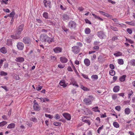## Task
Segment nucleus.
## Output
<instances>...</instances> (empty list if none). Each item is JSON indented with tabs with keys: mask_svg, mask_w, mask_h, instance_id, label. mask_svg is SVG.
<instances>
[{
	"mask_svg": "<svg viewBox=\"0 0 135 135\" xmlns=\"http://www.w3.org/2000/svg\"><path fill=\"white\" fill-rule=\"evenodd\" d=\"M84 63L85 65L89 66L90 64V60L88 59H85L84 60Z\"/></svg>",
	"mask_w": 135,
	"mask_h": 135,
	"instance_id": "obj_16",
	"label": "nucleus"
},
{
	"mask_svg": "<svg viewBox=\"0 0 135 135\" xmlns=\"http://www.w3.org/2000/svg\"><path fill=\"white\" fill-rule=\"evenodd\" d=\"M23 41L25 44H28L30 42L31 40L28 37H25L23 39Z\"/></svg>",
	"mask_w": 135,
	"mask_h": 135,
	"instance_id": "obj_13",
	"label": "nucleus"
},
{
	"mask_svg": "<svg viewBox=\"0 0 135 135\" xmlns=\"http://www.w3.org/2000/svg\"><path fill=\"white\" fill-rule=\"evenodd\" d=\"M122 53L120 51H117L114 54V56L116 57L121 56L122 55Z\"/></svg>",
	"mask_w": 135,
	"mask_h": 135,
	"instance_id": "obj_24",
	"label": "nucleus"
},
{
	"mask_svg": "<svg viewBox=\"0 0 135 135\" xmlns=\"http://www.w3.org/2000/svg\"><path fill=\"white\" fill-rule=\"evenodd\" d=\"M120 87L119 86H116L114 87L113 88V91L114 92L116 93L119 90Z\"/></svg>",
	"mask_w": 135,
	"mask_h": 135,
	"instance_id": "obj_20",
	"label": "nucleus"
},
{
	"mask_svg": "<svg viewBox=\"0 0 135 135\" xmlns=\"http://www.w3.org/2000/svg\"><path fill=\"white\" fill-rule=\"evenodd\" d=\"M44 102H48L49 100L47 98H44Z\"/></svg>",
	"mask_w": 135,
	"mask_h": 135,
	"instance_id": "obj_63",
	"label": "nucleus"
},
{
	"mask_svg": "<svg viewBox=\"0 0 135 135\" xmlns=\"http://www.w3.org/2000/svg\"><path fill=\"white\" fill-rule=\"evenodd\" d=\"M43 3L44 4L45 6L46 7H48L49 8L51 7V2L49 0H44L43 1Z\"/></svg>",
	"mask_w": 135,
	"mask_h": 135,
	"instance_id": "obj_5",
	"label": "nucleus"
},
{
	"mask_svg": "<svg viewBox=\"0 0 135 135\" xmlns=\"http://www.w3.org/2000/svg\"><path fill=\"white\" fill-rule=\"evenodd\" d=\"M126 23L131 26H135V21H132L130 22H126Z\"/></svg>",
	"mask_w": 135,
	"mask_h": 135,
	"instance_id": "obj_26",
	"label": "nucleus"
},
{
	"mask_svg": "<svg viewBox=\"0 0 135 135\" xmlns=\"http://www.w3.org/2000/svg\"><path fill=\"white\" fill-rule=\"evenodd\" d=\"M82 76L84 78H85V79H89L88 76L86 75H85V74H82Z\"/></svg>",
	"mask_w": 135,
	"mask_h": 135,
	"instance_id": "obj_60",
	"label": "nucleus"
},
{
	"mask_svg": "<svg viewBox=\"0 0 135 135\" xmlns=\"http://www.w3.org/2000/svg\"><path fill=\"white\" fill-rule=\"evenodd\" d=\"M85 22L86 23H88L89 24H91V23L90 21L88 19H85Z\"/></svg>",
	"mask_w": 135,
	"mask_h": 135,
	"instance_id": "obj_56",
	"label": "nucleus"
},
{
	"mask_svg": "<svg viewBox=\"0 0 135 135\" xmlns=\"http://www.w3.org/2000/svg\"><path fill=\"white\" fill-rule=\"evenodd\" d=\"M127 31L130 34H131L132 32V30L130 28H127Z\"/></svg>",
	"mask_w": 135,
	"mask_h": 135,
	"instance_id": "obj_47",
	"label": "nucleus"
},
{
	"mask_svg": "<svg viewBox=\"0 0 135 135\" xmlns=\"http://www.w3.org/2000/svg\"><path fill=\"white\" fill-rule=\"evenodd\" d=\"M98 36L101 39L104 38L105 37V35L103 31H100L98 33Z\"/></svg>",
	"mask_w": 135,
	"mask_h": 135,
	"instance_id": "obj_10",
	"label": "nucleus"
},
{
	"mask_svg": "<svg viewBox=\"0 0 135 135\" xmlns=\"http://www.w3.org/2000/svg\"><path fill=\"white\" fill-rule=\"evenodd\" d=\"M88 135H92V132L91 131H89L87 133Z\"/></svg>",
	"mask_w": 135,
	"mask_h": 135,
	"instance_id": "obj_64",
	"label": "nucleus"
},
{
	"mask_svg": "<svg viewBox=\"0 0 135 135\" xmlns=\"http://www.w3.org/2000/svg\"><path fill=\"white\" fill-rule=\"evenodd\" d=\"M40 40L42 42H47L50 43L53 40V38L50 37L46 34H42L40 36Z\"/></svg>",
	"mask_w": 135,
	"mask_h": 135,
	"instance_id": "obj_2",
	"label": "nucleus"
},
{
	"mask_svg": "<svg viewBox=\"0 0 135 135\" xmlns=\"http://www.w3.org/2000/svg\"><path fill=\"white\" fill-rule=\"evenodd\" d=\"M0 52L3 54H5L7 53V50L5 47H3L0 49Z\"/></svg>",
	"mask_w": 135,
	"mask_h": 135,
	"instance_id": "obj_17",
	"label": "nucleus"
},
{
	"mask_svg": "<svg viewBox=\"0 0 135 135\" xmlns=\"http://www.w3.org/2000/svg\"><path fill=\"white\" fill-rule=\"evenodd\" d=\"M93 99V97L92 95H89L88 98H85L84 102L85 104L87 105H89L91 104L92 102Z\"/></svg>",
	"mask_w": 135,
	"mask_h": 135,
	"instance_id": "obj_3",
	"label": "nucleus"
},
{
	"mask_svg": "<svg viewBox=\"0 0 135 135\" xmlns=\"http://www.w3.org/2000/svg\"><path fill=\"white\" fill-rule=\"evenodd\" d=\"M112 98L114 100L116 99L117 98V94H114L112 96Z\"/></svg>",
	"mask_w": 135,
	"mask_h": 135,
	"instance_id": "obj_50",
	"label": "nucleus"
},
{
	"mask_svg": "<svg viewBox=\"0 0 135 135\" xmlns=\"http://www.w3.org/2000/svg\"><path fill=\"white\" fill-rule=\"evenodd\" d=\"M15 14V13L14 11L12 12L9 14L7 16H9L10 17L13 18V17Z\"/></svg>",
	"mask_w": 135,
	"mask_h": 135,
	"instance_id": "obj_32",
	"label": "nucleus"
},
{
	"mask_svg": "<svg viewBox=\"0 0 135 135\" xmlns=\"http://www.w3.org/2000/svg\"><path fill=\"white\" fill-rule=\"evenodd\" d=\"M115 109L118 111H120L121 109V107L119 105H118L116 106L115 108Z\"/></svg>",
	"mask_w": 135,
	"mask_h": 135,
	"instance_id": "obj_45",
	"label": "nucleus"
},
{
	"mask_svg": "<svg viewBox=\"0 0 135 135\" xmlns=\"http://www.w3.org/2000/svg\"><path fill=\"white\" fill-rule=\"evenodd\" d=\"M7 73L3 71H1L0 72V75L1 76H5L7 75Z\"/></svg>",
	"mask_w": 135,
	"mask_h": 135,
	"instance_id": "obj_33",
	"label": "nucleus"
},
{
	"mask_svg": "<svg viewBox=\"0 0 135 135\" xmlns=\"http://www.w3.org/2000/svg\"><path fill=\"white\" fill-rule=\"evenodd\" d=\"M109 73L112 76L114 75L115 74V71L112 70H110Z\"/></svg>",
	"mask_w": 135,
	"mask_h": 135,
	"instance_id": "obj_39",
	"label": "nucleus"
},
{
	"mask_svg": "<svg viewBox=\"0 0 135 135\" xmlns=\"http://www.w3.org/2000/svg\"><path fill=\"white\" fill-rule=\"evenodd\" d=\"M42 88V86H37L36 87V90L38 91H40V90Z\"/></svg>",
	"mask_w": 135,
	"mask_h": 135,
	"instance_id": "obj_55",
	"label": "nucleus"
},
{
	"mask_svg": "<svg viewBox=\"0 0 135 135\" xmlns=\"http://www.w3.org/2000/svg\"><path fill=\"white\" fill-rule=\"evenodd\" d=\"M70 85H73V86H75L77 87H79V86L77 84L75 80L73 78H71L70 79Z\"/></svg>",
	"mask_w": 135,
	"mask_h": 135,
	"instance_id": "obj_9",
	"label": "nucleus"
},
{
	"mask_svg": "<svg viewBox=\"0 0 135 135\" xmlns=\"http://www.w3.org/2000/svg\"><path fill=\"white\" fill-rule=\"evenodd\" d=\"M63 116L68 120H70L71 119V116L70 114L68 113H64L62 114Z\"/></svg>",
	"mask_w": 135,
	"mask_h": 135,
	"instance_id": "obj_8",
	"label": "nucleus"
},
{
	"mask_svg": "<svg viewBox=\"0 0 135 135\" xmlns=\"http://www.w3.org/2000/svg\"><path fill=\"white\" fill-rule=\"evenodd\" d=\"M13 77L14 78L17 80H19L20 79L19 76L16 74L14 75Z\"/></svg>",
	"mask_w": 135,
	"mask_h": 135,
	"instance_id": "obj_37",
	"label": "nucleus"
},
{
	"mask_svg": "<svg viewBox=\"0 0 135 135\" xmlns=\"http://www.w3.org/2000/svg\"><path fill=\"white\" fill-rule=\"evenodd\" d=\"M133 92L132 91V90H130V91H129V93L128 94V99L130 98L131 96L133 94Z\"/></svg>",
	"mask_w": 135,
	"mask_h": 135,
	"instance_id": "obj_46",
	"label": "nucleus"
},
{
	"mask_svg": "<svg viewBox=\"0 0 135 135\" xmlns=\"http://www.w3.org/2000/svg\"><path fill=\"white\" fill-rule=\"evenodd\" d=\"M17 46L18 50H22L24 48V45L22 42H19L17 44Z\"/></svg>",
	"mask_w": 135,
	"mask_h": 135,
	"instance_id": "obj_6",
	"label": "nucleus"
},
{
	"mask_svg": "<svg viewBox=\"0 0 135 135\" xmlns=\"http://www.w3.org/2000/svg\"><path fill=\"white\" fill-rule=\"evenodd\" d=\"M50 58L52 60H55L56 59V57L55 56H50Z\"/></svg>",
	"mask_w": 135,
	"mask_h": 135,
	"instance_id": "obj_51",
	"label": "nucleus"
},
{
	"mask_svg": "<svg viewBox=\"0 0 135 135\" xmlns=\"http://www.w3.org/2000/svg\"><path fill=\"white\" fill-rule=\"evenodd\" d=\"M15 126V124L14 123H11L9 124L7 126V128L8 129L14 128Z\"/></svg>",
	"mask_w": 135,
	"mask_h": 135,
	"instance_id": "obj_21",
	"label": "nucleus"
},
{
	"mask_svg": "<svg viewBox=\"0 0 135 135\" xmlns=\"http://www.w3.org/2000/svg\"><path fill=\"white\" fill-rule=\"evenodd\" d=\"M58 66L60 68H63L64 67L65 65H64L59 64L58 65Z\"/></svg>",
	"mask_w": 135,
	"mask_h": 135,
	"instance_id": "obj_52",
	"label": "nucleus"
},
{
	"mask_svg": "<svg viewBox=\"0 0 135 135\" xmlns=\"http://www.w3.org/2000/svg\"><path fill=\"white\" fill-rule=\"evenodd\" d=\"M85 32L86 34H89L90 33V30L89 28H87L85 29Z\"/></svg>",
	"mask_w": 135,
	"mask_h": 135,
	"instance_id": "obj_31",
	"label": "nucleus"
},
{
	"mask_svg": "<svg viewBox=\"0 0 135 135\" xmlns=\"http://www.w3.org/2000/svg\"><path fill=\"white\" fill-rule=\"evenodd\" d=\"M91 77V79L93 80H96L98 79V76L97 75H93Z\"/></svg>",
	"mask_w": 135,
	"mask_h": 135,
	"instance_id": "obj_35",
	"label": "nucleus"
},
{
	"mask_svg": "<svg viewBox=\"0 0 135 135\" xmlns=\"http://www.w3.org/2000/svg\"><path fill=\"white\" fill-rule=\"evenodd\" d=\"M60 61L63 63H65L68 61V60L65 57H60Z\"/></svg>",
	"mask_w": 135,
	"mask_h": 135,
	"instance_id": "obj_18",
	"label": "nucleus"
},
{
	"mask_svg": "<svg viewBox=\"0 0 135 135\" xmlns=\"http://www.w3.org/2000/svg\"><path fill=\"white\" fill-rule=\"evenodd\" d=\"M45 116L46 117L49 118L50 119H52L53 118V116L51 115L50 114H45Z\"/></svg>",
	"mask_w": 135,
	"mask_h": 135,
	"instance_id": "obj_43",
	"label": "nucleus"
},
{
	"mask_svg": "<svg viewBox=\"0 0 135 135\" xmlns=\"http://www.w3.org/2000/svg\"><path fill=\"white\" fill-rule=\"evenodd\" d=\"M117 62L118 64L120 65H122L123 64L124 61L122 59H120L117 60Z\"/></svg>",
	"mask_w": 135,
	"mask_h": 135,
	"instance_id": "obj_29",
	"label": "nucleus"
},
{
	"mask_svg": "<svg viewBox=\"0 0 135 135\" xmlns=\"http://www.w3.org/2000/svg\"><path fill=\"white\" fill-rule=\"evenodd\" d=\"M85 40L86 42L88 43L90 42L91 41V38L89 37H86Z\"/></svg>",
	"mask_w": 135,
	"mask_h": 135,
	"instance_id": "obj_44",
	"label": "nucleus"
},
{
	"mask_svg": "<svg viewBox=\"0 0 135 135\" xmlns=\"http://www.w3.org/2000/svg\"><path fill=\"white\" fill-rule=\"evenodd\" d=\"M84 122L86 123H88L89 125L90 124V122L89 120L85 119L84 121Z\"/></svg>",
	"mask_w": 135,
	"mask_h": 135,
	"instance_id": "obj_48",
	"label": "nucleus"
},
{
	"mask_svg": "<svg viewBox=\"0 0 135 135\" xmlns=\"http://www.w3.org/2000/svg\"><path fill=\"white\" fill-rule=\"evenodd\" d=\"M34 109L36 110H39L40 109V107L37 103H34L33 105Z\"/></svg>",
	"mask_w": 135,
	"mask_h": 135,
	"instance_id": "obj_14",
	"label": "nucleus"
},
{
	"mask_svg": "<svg viewBox=\"0 0 135 135\" xmlns=\"http://www.w3.org/2000/svg\"><path fill=\"white\" fill-rule=\"evenodd\" d=\"M7 123V122L6 121H3L0 123V126L2 127L6 125Z\"/></svg>",
	"mask_w": 135,
	"mask_h": 135,
	"instance_id": "obj_30",
	"label": "nucleus"
},
{
	"mask_svg": "<svg viewBox=\"0 0 135 135\" xmlns=\"http://www.w3.org/2000/svg\"><path fill=\"white\" fill-rule=\"evenodd\" d=\"M73 52L75 54L78 53L80 50V49L77 46H73L72 48Z\"/></svg>",
	"mask_w": 135,
	"mask_h": 135,
	"instance_id": "obj_7",
	"label": "nucleus"
},
{
	"mask_svg": "<svg viewBox=\"0 0 135 135\" xmlns=\"http://www.w3.org/2000/svg\"><path fill=\"white\" fill-rule=\"evenodd\" d=\"M76 26V24L75 22L73 21H70L69 22L68 26L71 29H75Z\"/></svg>",
	"mask_w": 135,
	"mask_h": 135,
	"instance_id": "obj_4",
	"label": "nucleus"
},
{
	"mask_svg": "<svg viewBox=\"0 0 135 135\" xmlns=\"http://www.w3.org/2000/svg\"><path fill=\"white\" fill-rule=\"evenodd\" d=\"M30 120L34 122H37V119L35 117H32L30 118Z\"/></svg>",
	"mask_w": 135,
	"mask_h": 135,
	"instance_id": "obj_41",
	"label": "nucleus"
},
{
	"mask_svg": "<svg viewBox=\"0 0 135 135\" xmlns=\"http://www.w3.org/2000/svg\"><path fill=\"white\" fill-rule=\"evenodd\" d=\"M126 77V75H124L120 76L119 78L120 81L121 82H123L124 81Z\"/></svg>",
	"mask_w": 135,
	"mask_h": 135,
	"instance_id": "obj_23",
	"label": "nucleus"
},
{
	"mask_svg": "<svg viewBox=\"0 0 135 135\" xmlns=\"http://www.w3.org/2000/svg\"><path fill=\"white\" fill-rule=\"evenodd\" d=\"M110 27L111 29L114 31H118V28L116 27L112 26H110Z\"/></svg>",
	"mask_w": 135,
	"mask_h": 135,
	"instance_id": "obj_38",
	"label": "nucleus"
},
{
	"mask_svg": "<svg viewBox=\"0 0 135 135\" xmlns=\"http://www.w3.org/2000/svg\"><path fill=\"white\" fill-rule=\"evenodd\" d=\"M3 10L4 11L8 13H9L10 12V11L7 8L6 9H3Z\"/></svg>",
	"mask_w": 135,
	"mask_h": 135,
	"instance_id": "obj_62",
	"label": "nucleus"
},
{
	"mask_svg": "<svg viewBox=\"0 0 135 135\" xmlns=\"http://www.w3.org/2000/svg\"><path fill=\"white\" fill-rule=\"evenodd\" d=\"M114 25L118 27H124L126 26L123 23H119V22L114 23Z\"/></svg>",
	"mask_w": 135,
	"mask_h": 135,
	"instance_id": "obj_19",
	"label": "nucleus"
},
{
	"mask_svg": "<svg viewBox=\"0 0 135 135\" xmlns=\"http://www.w3.org/2000/svg\"><path fill=\"white\" fill-rule=\"evenodd\" d=\"M54 51L56 53H59L61 52L62 49L59 47H57L53 49Z\"/></svg>",
	"mask_w": 135,
	"mask_h": 135,
	"instance_id": "obj_11",
	"label": "nucleus"
},
{
	"mask_svg": "<svg viewBox=\"0 0 135 135\" xmlns=\"http://www.w3.org/2000/svg\"><path fill=\"white\" fill-rule=\"evenodd\" d=\"M24 27V25L22 24L18 27L17 30L15 35L11 36V37L15 39H18L20 38L21 32L23 30Z\"/></svg>",
	"mask_w": 135,
	"mask_h": 135,
	"instance_id": "obj_1",
	"label": "nucleus"
},
{
	"mask_svg": "<svg viewBox=\"0 0 135 135\" xmlns=\"http://www.w3.org/2000/svg\"><path fill=\"white\" fill-rule=\"evenodd\" d=\"M104 16L106 17H112V16L110 15L109 14H108L107 13H105Z\"/></svg>",
	"mask_w": 135,
	"mask_h": 135,
	"instance_id": "obj_59",
	"label": "nucleus"
},
{
	"mask_svg": "<svg viewBox=\"0 0 135 135\" xmlns=\"http://www.w3.org/2000/svg\"><path fill=\"white\" fill-rule=\"evenodd\" d=\"M59 84L64 88L66 87L68 84V83H66L65 81L63 80H62L60 82Z\"/></svg>",
	"mask_w": 135,
	"mask_h": 135,
	"instance_id": "obj_12",
	"label": "nucleus"
},
{
	"mask_svg": "<svg viewBox=\"0 0 135 135\" xmlns=\"http://www.w3.org/2000/svg\"><path fill=\"white\" fill-rule=\"evenodd\" d=\"M126 41L130 43L131 44H133L134 43V41L131 40V39L129 38H126Z\"/></svg>",
	"mask_w": 135,
	"mask_h": 135,
	"instance_id": "obj_34",
	"label": "nucleus"
},
{
	"mask_svg": "<svg viewBox=\"0 0 135 135\" xmlns=\"http://www.w3.org/2000/svg\"><path fill=\"white\" fill-rule=\"evenodd\" d=\"M104 126L102 125V126L100 127L97 130L98 133L99 134L102 130Z\"/></svg>",
	"mask_w": 135,
	"mask_h": 135,
	"instance_id": "obj_40",
	"label": "nucleus"
},
{
	"mask_svg": "<svg viewBox=\"0 0 135 135\" xmlns=\"http://www.w3.org/2000/svg\"><path fill=\"white\" fill-rule=\"evenodd\" d=\"M63 19L65 20L68 19L69 18V17L68 16L66 15H64L63 16Z\"/></svg>",
	"mask_w": 135,
	"mask_h": 135,
	"instance_id": "obj_42",
	"label": "nucleus"
},
{
	"mask_svg": "<svg viewBox=\"0 0 135 135\" xmlns=\"http://www.w3.org/2000/svg\"><path fill=\"white\" fill-rule=\"evenodd\" d=\"M113 125L114 127L116 128H118L119 127V124L117 122H114L113 123Z\"/></svg>",
	"mask_w": 135,
	"mask_h": 135,
	"instance_id": "obj_27",
	"label": "nucleus"
},
{
	"mask_svg": "<svg viewBox=\"0 0 135 135\" xmlns=\"http://www.w3.org/2000/svg\"><path fill=\"white\" fill-rule=\"evenodd\" d=\"M15 61L19 62H22L24 61V58L22 57H19L16 59Z\"/></svg>",
	"mask_w": 135,
	"mask_h": 135,
	"instance_id": "obj_15",
	"label": "nucleus"
},
{
	"mask_svg": "<svg viewBox=\"0 0 135 135\" xmlns=\"http://www.w3.org/2000/svg\"><path fill=\"white\" fill-rule=\"evenodd\" d=\"M37 98L38 99H40V100H38L40 102H41L42 103H44L43 101H44V98Z\"/></svg>",
	"mask_w": 135,
	"mask_h": 135,
	"instance_id": "obj_57",
	"label": "nucleus"
},
{
	"mask_svg": "<svg viewBox=\"0 0 135 135\" xmlns=\"http://www.w3.org/2000/svg\"><path fill=\"white\" fill-rule=\"evenodd\" d=\"M98 109V107H95L93 108L92 110L95 112H97V111Z\"/></svg>",
	"mask_w": 135,
	"mask_h": 135,
	"instance_id": "obj_49",
	"label": "nucleus"
},
{
	"mask_svg": "<svg viewBox=\"0 0 135 135\" xmlns=\"http://www.w3.org/2000/svg\"><path fill=\"white\" fill-rule=\"evenodd\" d=\"M56 126H59L60 124V122H54L53 123Z\"/></svg>",
	"mask_w": 135,
	"mask_h": 135,
	"instance_id": "obj_58",
	"label": "nucleus"
},
{
	"mask_svg": "<svg viewBox=\"0 0 135 135\" xmlns=\"http://www.w3.org/2000/svg\"><path fill=\"white\" fill-rule=\"evenodd\" d=\"M80 87L84 91H88L89 90V88H86V87H85L82 85H80Z\"/></svg>",
	"mask_w": 135,
	"mask_h": 135,
	"instance_id": "obj_25",
	"label": "nucleus"
},
{
	"mask_svg": "<svg viewBox=\"0 0 135 135\" xmlns=\"http://www.w3.org/2000/svg\"><path fill=\"white\" fill-rule=\"evenodd\" d=\"M107 117V116L106 115V113H104V114H102L101 115L100 117L101 118H103L104 117Z\"/></svg>",
	"mask_w": 135,
	"mask_h": 135,
	"instance_id": "obj_61",
	"label": "nucleus"
},
{
	"mask_svg": "<svg viewBox=\"0 0 135 135\" xmlns=\"http://www.w3.org/2000/svg\"><path fill=\"white\" fill-rule=\"evenodd\" d=\"M55 118L56 119H59L60 118V117L58 114H57L55 116Z\"/></svg>",
	"mask_w": 135,
	"mask_h": 135,
	"instance_id": "obj_53",
	"label": "nucleus"
},
{
	"mask_svg": "<svg viewBox=\"0 0 135 135\" xmlns=\"http://www.w3.org/2000/svg\"><path fill=\"white\" fill-rule=\"evenodd\" d=\"M131 110L128 108H127L125 109L124 110V112L125 114L127 115H129L131 113Z\"/></svg>",
	"mask_w": 135,
	"mask_h": 135,
	"instance_id": "obj_22",
	"label": "nucleus"
},
{
	"mask_svg": "<svg viewBox=\"0 0 135 135\" xmlns=\"http://www.w3.org/2000/svg\"><path fill=\"white\" fill-rule=\"evenodd\" d=\"M110 68L112 69H114V66L113 64H110L109 65Z\"/></svg>",
	"mask_w": 135,
	"mask_h": 135,
	"instance_id": "obj_54",
	"label": "nucleus"
},
{
	"mask_svg": "<svg viewBox=\"0 0 135 135\" xmlns=\"http://www.w3.org/2000/svg\"><path fill=\"white\" fill-rule=\"evenodd\" d=\"M130 63L131 65L133 66H135V59H133L131 60L130 61Z\"/></svg>",
	"mask_w": 135,
	"mask_h": 135,
	"instance_id": "obj_36",
	"label": "nucleus"
},
{
	"mask_svg": "<svg viewBox=\"0 0 135 135\" xmlns=\"http://www.w3.org/2000/svg\"><path fill=\"white\" fill-rule=\"evenodd\" d=\"M43 17L46 19L48 18L49 14L48 13L46 12H44L43 14Z\"/></svg>",
	"mask_w": 135,
	"mask_h": 135,
	"instance_id": "obj_28",
	"label": "nucleus"
}]
</instances>
